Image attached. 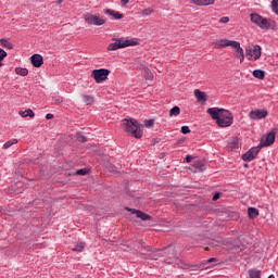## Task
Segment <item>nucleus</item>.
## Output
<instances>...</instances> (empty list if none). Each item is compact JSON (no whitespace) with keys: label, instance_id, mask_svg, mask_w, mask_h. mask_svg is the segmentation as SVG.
Instances as JSON below:
<instances>
[{"label":"nucleus","instance_id":"41","mask_svg":"<svg viewBox=\"0 0 278 278\" xmlns=\"http://www.w3.org/2000/svg\"><path fill=\"white\" fill-rule=\"evenodd\" d=\"M229 22V16H224L219 20V23H228Z\"/></svg>","mask_w":278,"mask_h":278},{"label":"nucleus","instance_id":"24","mask_svg":"<svg viewBox=\"0 0 278 278\" xmlns=\"http://www.w3.org/2000/svg\"><path fill=\"white\" fill-rule=\"evenodd\" d=\"M136 217L140 218L141 220H151V216L142 211H139Z\"/></svg>","mask_w":278,"mask_h":278},{"label":"nucleus","instance_id":"25","mask_svg":"<svg viewBox=\"0 0 278 278\" xmlns=\"http://www.w3.org/2000/svg\"><path fill=\"white\" fill-rule=\"evenodd\" d=\"M84 249H86V243L80 242L77 243V245H75L72 251L76 252V253H81L84 251Z\"/></svg>","mask_w":278,"mask_h":278},{"label":"nucleus","instance_id":"16","mask_svg":"<svg viewBox=\"0 0 278 278\" xmlns=\"http://www.w3.org/2000/svg\"><path fill=\"white\" fill-rule=\"evenodd\" d=\"M194 5H214L215 0H193Z\"/></svg>","mask_w":278,"mask_h":278},{"label":"nucleus","instance_id":"28","mask_svg":"<svg viewBox=\"0 0 278 278\" xmlns=\"http://www.w3.org/2000/svg\"><path fill=\"white\" fill-rule=\"evenodd\" d=\"M83 101L86 105H92V103H94V98L91 96H83Z\"/></svg>","mask_w":278,"mask_h":278},{"label":"nucleus","instance_id":"47","mask_svg":"<svg viewBox=\"0 0 278 278\" xmlns=\"http://www.w3.org/2000/svg\"><path fill=\"white\" fill-rule=\"evenodd\" d=\"M56 3H59V4L63 3V0H56Z\"/></svg>","mask_w":278,"mask_h":278},{"label":"nucleus","instance_id":"32","mask_svg":"<svg viewBox=\"0 0 278 278\" xmlns=\"http://www.w3.org/2000/svg\"><path fill=\"white\" fill-rule=\"evenodd\" d=\"M271 10L275 12V14H278V0L271 1Z\"/></svg>","mask_w":278,"mask_h":278},{"label":"nucleus","instance_id":"27","mask_svg":"<svg viewBox=\"0 0 278 278\" xmlns=\"http://www.w3.org/2000/svg\"><path fill=\"white\" fill-rule=\"evenodd\" d=\"M0 45L4 47V49H13L12 42H10V39H1Z\"/></svg>","mask_w":278,"mask_h":278},{"label":"nucleus","instance_id":"42","mask_svg":"<svg viewBox=\"0 0 278 278\" xmlns=\"http://www.w3.org/2000/svg\"><path fill=\"white\" fill-rule=\"evenodd\" d=\"M220 199V193L219 192H216L214 195H213V201H218Z\"/></svg>","mask_w":278,"mask_h":278},{"label":"nucleus","instance_id":"9","mask_svg":"<svg viewBox=\"0 0 278 278\" xmlns=\"http://www.w3.org/2000/svg\"><path fill=\"white\" fill-rule=\"evenodd\" d=\"M271 144H275V131L271 130L267 135L263 136L260 140L258 147L261 149H264V147H270Z\"/></svg>","mask_w":278,"mask_h":278},{"label":"nucleus","instance_id":"14","mask_svg":"<svg viewBox=\"0 0 278 278\" xmlns=\"http://www.w3.org/2000/svg\"><path fill=\"white\" fill-rule=\"evenodd\" d=\"M235 49H237L235 51V56L240 59V63L242 64V62H244V49H242V47H240V41H239V47H235Z\"/></svg>","mask_w":278,"mask_h":278},{"label":"nucleus","instance_id":"43","mask_svg":"<svg viewBox=\"0 0 278 278\" xmlns=\"http://www.w3.org/2000/svg\"><path fill=\"white\" fill-rule=\"evenodd\" d=\"M46 118H47V121H51V118H53V114L48 113V114L46 115Z\"/></svg>","mask_w":278,"mask_h":278},{"label":"nucleus","instance_id":"6","mask_svg":"<svg viewBox=\"0 0 278 278\" xmlns=\"http://www.w3.org/2000/svg\"><path fill=\"white\" fill-rule=\"evenodd\" d=\"M109 76L110 70L108 68L93 70L91 73V77L94 79L96 84H103Z\"/></svg>","mask_w":278,"mask_h":278},{"label":"nucleus","instance_id":"40","mask_svg":"<svg viewBox=\"0 0 278 278\" xmlns=\"http://www.w3.org/2000/svg\"><path fill=\"white\" fill-rule=\"evenodd\" d=\"M146 251H148V252H151L152 251V253H157V251H162V250H153V249H151V247H144L143 248Z\"/></svg>","mask_w":278,"mask_h":278},{"label":"nucleus","instance_id":"8","mask_svg":"<svg viewBox=\"0 0 278 278\" xmlns=\"http://www.w3.org/2000/svg\"><path fill=\"white\" fill-rule=\"evenodd\" d=\"M260 151H262V148L260 146L251 148L248 152L242 154L243 162H253L255 157H257Z\"/></svg>","mask_w":278,"mask_h":278},{"label":"nucleus","instance_id":"48","mask_svg":"<svg viewBox=\"0 0 278 278\" xmlns=\"http://www.w3.org/2000/svg\"><path fill=\"white\" fill-rule=\"evenodd\" d=\"M151 257H152V260H157V257H155L154 255H152Z\"/></svg>","mask_w":278,"mask_h":278},{"label":"nucleus","instance_id":"38","mask_svg":"<svg viewBox=\"0 0 278 278\" xmlns=\"http://www.w3.org/2000/svg\"><path fill=\"white\" fill-rule=\"evenodd\" d=\"M190 127H188V126H182L181 127V134H190Z\"/></svg>","mask_w":278,"mask_h":278},{"label":"nucleus","instance_id":"23","mask_svg":"<svg viewBox=\"0 0 278 278\" xmlns=\"http://www.w3.org/2000/svg\"><path fill=\"white\" fill-rule=\"evenodd\" d=\"M141 71H142L146 79H153V73H151V70H149V67L142 66Z\"/></svg>","mask_w":278,"mask_h":278},{"label":"nucleus","instance_id":"30","mask_svg":"<svg viewBox=\"0 0 278 278\" xmlns=\"http://www.w3.org/2000/svg\"><path fill=\"white\" fill-rule=\"evenodd\" d=\"M76 138L78 142H88V138H86V136H84L81 132H77Z\"/></svg>","mask_w":278,"mask_h":278},{"label":"nucleus","instance_id":"37","mask_svg":"<svg viewBox=\"0 0 278 278\" xmlns=\"http://www.w3.org/2000/svg\"><path fill=\"white\" fill-rule=\"evenodd\" d=\"M78 175H88V169L87 168H80L76 172Z\"/></svg>","mask_w":278,"mask_h":278},{"label":"nucleus","instance_id":"26","mask_svg":"<svg viewBox=\"0 0 278 278\" xmlns=\"http://www.w3.org/2000/svg\"><path fill=\"white\" fill-rule=\"evenodd\" d=\"M181 114V109L179 106H174L169 111V116H179Z\"/></svg>","mask_w":278,"mask_h":278},{"label":"nucleus","instance_id":"10","mask_svg":"<svg viewBox=\"0 0 278 278\" xmlns=\"http://www.w3.org/2000/svg\"><path fill=\"white\" fill-rule=\"evenodd\" d=\"M268 116V111L266 109H257L254 111H251L249 114V117L251 121H262Z\"/></svg>","mask_w":278,"mask_h":278},{"label":"nucleus","instance_id":"36","mask_svg":"<svg viewBox=\"0 0 278 278\" xmlns=\"http://www.w3.org/2000/svg\"><path fill=\"white\" fill-rule=\"evenodd\" d=\"M154 123H155V121H153V119H146L144 121V125L147 127H153Z\"/></svg>","mask_w":278,"mask_h":278},{"label":"nucleus","instance_id":"5","mask_svg":"<svg viewBox=\"0 0 278 278\" xmlns=\"http://www.w3.org/2000/svg\"><path fill=\"white\" fill-rule=\"evenodd\" d=\"M245 58L250 62H257V60L262 58V47L255 45V46L245 48Z\"/></svg>","mask_w":278,"mask_h":278},{"label":"nucleus","instance_id":"50","mask_svg":"<svg viewBox=\"0 0 278 278\" xmlns=\"http://www.w3.org/2000/svg\"><path fill=\"white\" fill-rule=\"evenodd\" d=\"M193 0H191V3H192Z\"/></svg>","mask_w":278,"mask_h":278},{"label":"nucleus","instance_id":"22","mask_svg":"<svg viewBox=\"0 0 278 278\" xmlns=\"http://www.w3.org/2000/svg\"><path fill=\"white\" fill-rule=\"evenodd\" d=\"M248 274L250 278H262V271L257 269H249Z\"/></svg>","mask_w":278,"mask_h":278},{"label":"nucleus","instance_id":"45","mask_svg":"<svg viewBox=\"0 0 278 278\" xmlns=\"http://www.w3.org/2000/svg\"><path fill=\"white\" fill-rule=\"evenodd\" d=\"M121 3H122L123 5H127V3H129V0H121Z\"/></svg>","mask_w":278,"mask_h":278},{"label":"nucleus","instance_id":"49","mask_svg":"<svg viewBox=\"0 0 278 278\" xmlns=\"http://www.w3.org/2000/svg\"><path fill=\"white\" fill-rule=\"evenodd\" d=\"M163 255L162 254H159V257H162Z\"/></svg>","mask_w":278,"mask_h":278},{"label":"nucleus","instance_id":"1","mask_svg":"<svg viewBox=\"0 0 278 278\" xmlns=\"http://www.w3.org/2000/svg\"><path fill=\"white\" fill-rule=\"evenodd\" d=\"M207 114H210L211 118L216 122L218 127H231L233 125V114L231 111L219 108H210L207 109Z\"/></svg>","mask_w":278,"mask_h":278},{"label":"nucleus","instance_id":"35","mask_svg":"<svg viewBox=\"0 0 278 278\" xmlns=\"http://www.w3.org/2000/svg\"><path fill=\"white\" fill-rule=\"evenodd\" d=\"M126 212H130V214H135V216H138L139 210L130 208L129 206L125 207Z\"/></svg>","mask_w":278,"mask_h":278},{"label":"nucleus","instance_id":"4","mask_svg":"<svg viewBox=\"0 0 278 278\" xmlns=\"http://www.w3.org/2000/svg\"><path fill=\"white\" fill-rule=\"evenodd\" d=\"M138 41L134 39H117L114 43L108 46V51H118V49H125L126 47H136Z\"/></svg>","mask_w":278,"mask_h":278},{"label":"nucleus","instance_id":"39","mask_svg":"<svg viewBox=\"0 0 278 278\" xmlns=\"http://www.w3.org/2000/svg\"><path fill=\"white\" fill-rule=\"evenodd\" d=\"M194 160V156L192 155H187L185 159V162H187V164H190V162H192Z\"/></svg>","mask_w":278,"mask_h":278},{"label":"nucleus","instance_id":"15","mask_svg":"<svg viewBox=\"0 0 278 278\" xmlns=\"http://www.w3.org/2000/svg\"><path fill=\"white\" fill-rule=\"evenodd\" d=\"M194 97L198 99V101H207V94H205V92L199 90V89H195L194 90Z\"/></svg>","mask_w":278,"mask_h":278},{"label":"nucleus","instance_id":"20","mask_svg":"<svg viewBox=\"0 0 278 278\" xmlns=\"http://www.w3.org/2000/svg\"><path fill=\"white\" fill-rule=\"evenodd\" d=\"M15 73L16 75H21V77H27V75H29V70L25 67H17L15 68Z\"/></svg>","mask_w":278,"mask_h":278},{"label":"nucleus","instance_id":"29","mask_svg":"<svg viewBox=\"0 0 278 278\" xmlns=\"http://www.w3.org/2000/svg\"><path fill=\"white\" fill-rule=\"evenodd\" d=\"M5 58H8V52L0 48V68L3 66V60H5Z\"/></svg>","mask_w":278,"mask_h":278},{"label":"nucleus","instance_id":"3","mask_svg":"<svg viewBox=\"0 0 278 278\" xmlns=\"http://www.w3.org/2000/svg\"><path fill=\"white\" fill-rule=\"evenodd\" d=\"M250 21L260 29H273L275 27V21L266 18L258 13H251Z\"/></svg>","mask_w":278,"mask_h":278},{"label":"nucleus","instance_id":"7","mask_svg":"<svg viewBox=\"0 0 278 278\" xmlns=\"http://www.w3.org/2000/svg\"><path fill=\"white\" fill-rule=\"evenodd\" d=\"M84 18H85V23H87L88 25H96L97 27L101 25H105V20L94 14L86 13L84 15Z\"/></svg>","mask_w":278,"mask_h":278},{"label":"nucleus","instance_id":"12","mask_svg":"<svg viewBox=\"0 0 278 278\" xmlns=\"http://www.w3.org/2000/svg\"><path fill=\"white\" fill-rule=\"evenodd\" d=\"M30 62L35 68H40V66L45 64L42 55L40 54H34L33 56H30Z\"/></svg>","mask_w":278,"mask_h":278},{"label":"nucleus","instance_id":"17","mask_svg":"<svg viewBox=\"0 0 278 278\" xmlns=\"http://www.w3.org/2000/svg\"><path fill=\"white\" fill-rule=\"evenodd\" d=\"M20 116H22L23 118H27V116H29V118H34L36 114L31 109H27L25 111H20Z\"/></svg>","mask_w":278,"mask_h":278},{"label":"nucleus","instance_id":"13","mask_svg":"<svg viewBox=\"0 0 278 278\" xmlns=\"http://www.w3.org/2000/svg\"><path fill=\"white\" fill-rule=\"evenodd\" d=\"M104 14H108L109 16H113V18H115V21H121V18H123V14L119 12H116L112 9H106L104 10Z\"/></svg>","mask_w":278,"mask_h":278},{"label":"nucleus","instance_id":"34","mask_svg":"<svg viewBox=\"0 0 278 278\" xmlns=\"http://www.w3.org/2000/svg\"><path fill=\"white\" fill-rule=\"evenodd\" d=\"M203 267V264H199V265H189L187 268H189V270H199Z\"/></svg>","mask_w":278,"mask_h":278},{"label":"nucleus","instance_id":"2","mask_svg":"<svg viewBox=\"0 0 278 278\" xmlns=\"http://www.w3.org/2000/svg\"><path fill=\"white\" fill-rule=\"evenodd\" d=\"M124 129L128 136H132V138H137L140 140L142 138V129L140 128V124L136 119H123Z\"/></svg>","mask_w":278,"mask_h":278},{"label":"nucleus","instance_id":"46","mask_svg":"<svg viewBox=\"0 0 278 278\" xmlns=\"http://www.w3.org/2000/svg\"><path fill=\"white\" fill-rule=\"evenodd\" d=\"M56 103H62V99L58 98Z\"/></svg>","mask_w":278,"mask_h":278},{"label":"nucleus","instance_id":"33","mask_svg":"<svg viewBox=\"0 0 278 278\" xmlns=\"http://www.w3.org/2000/svg\"><path fill=\"white\" fill-rule=\"evenodd\" d=\"M142 14L143 16H151V14H153V9L151 8L144 9L142 10Z\"/></svg>","mask_w":278,"mask_h":278},{"label":"nucleus","instance_id":"18","mask_svg":"<svg viewBox=\"0 0 278 278\" xmlns=\"http://www.w3.org/2000/svg\"><path fill=\"white\" fill-rule=\"evenodd\" d=\"M249 218H257L260 216V210L255 207H249L248 208Z\"/></svg>","mask_w":278,"mask_h":278},{"label":"nucleus","instance_id":"31","mask_svg":"<svg viewBox=\"0 0 278 278\" xmlns=\"http://www.w3.org/2000/svg\"><path fill=\"white\" fill-rule=\"evenodd\" d=\"M17 142H18V140H16V139H13L12 141H7L3 144V149H10V147H12L13 144H16Z\"/></svg>","mask_w":278,"mask_h":278},{"label":"nucleus","instance_id":"11","mask_svg":"<svg viewBox=\"0 0 278 278\" xmlns=\"http://www.w3.org/2000/svg\"><path fill=\"white\" fill-rule=\"evenodd\" d=\"M216 45L220 49H225L227 47H232V49H235V47H239V41L229 40V39H220L216 42Z\"/></svg>","mask_w":278,"mask_h":278},{"label":"nucleus","instance_id":"19","mask_svg":"<svg viewBox=\"0 0 278 278\" xmlns=\"http://www.w3.org/2000/svg\"><path fill=\"white\" fill-rule=\"evenodd\" d=\"M253 77H255L256 79H264V77H266V73L262 70H254L252 72Z\"/></svg>","mask_w":278,"mask_h":278},{"label":"nucleus","instance_id":"44","mask_svg":"<svg viewBox=\"0 0 278 278\" xmlns=\"http://www.w3.org/2000/svg\"><path fill=\"white\" fill-rule=\"evenodd\" d=\"M212 262H216V258L211 257V258L207 260V264H212Z\"/></svg>","mask_w":278,"mask_h":278},{"label":"nucleus","instance_id":"21","mask_svg":"<svg viewBox=\"0 0 278 278\" xmlns=\"http://www.w3.org/2000/svg\"><path fill=\"white\" fill-rule=\"evenodd\" d=\"M163 251H166L165 254L169 255L170 260H175V257H177V253L175 252V249L170 250V245L167 248H164Z\"/></svg>","mask_w":278,"mask_h":278}]
</instances>
